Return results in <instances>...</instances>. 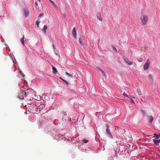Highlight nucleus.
<instances>
[{
	"instance_id": "nucleus-1",
	"label": "nucleus",
	"mask_w": 160,
	"mask_h": 160,
	"mask_svg": "<svg viewBox=\"0 0 160 160\" xmlns=\"http://www.w3.org/2000/svg\"><path fill=\"white\" fill-rule=\"evenodd\" d=\"M140 20L142 23V25L146 24L148 20V16L147 15L143 14L142 13L140 15Z\"/></svg>"
},
{
	"instance_id": "nucleus-2",
	"label": "nucleus",
	"mask_w": 160,
	"mask_h": 160,
	"mask_svg": "<svg viewBox=\"0 0 160 160\" xmlns=\"http://www.w3.org/2000/svg\"><path fill=\"white\" fill-rule=\"evenodd\" d=\"M27 95L26 92L24 91H21L19 93L18 97L22 99L25 97H26Z\"/></svg>"
},
{
	"instance_id": "nucleus-3",
	"label": "nucleus",
	"mask_w": 160,
	"mask_h": 160,
	"mask_svg": "<svg viewBox=\"0 0 160 160\" xmlns=\"http://www.w3.org/2000/svg\"><path fill=\"white\" fill-rule=\"evenodd\" d=\"M150 65V61L149 59H148L146 62L145 63L143 68L144 70H147L149 68V67Z\"/></svg>"
},
{
	"instance_id": "nucleus-4",
	"label": "nucleus",
	"mask_w": 160,
	"mask_h": 160,
	"mask_svg": "<svg viewBox=\"0 0 160 160\" xmlns=\"http://www.w3.org/2000/svg\"><path fill=\"white\" fill-rule=\"evenodd\" d=\"M123 58L125 62L127 63V64L128 65H131L132 64V62L131 60H129L127 58H125L124 57H123Z\"/></svg>"
},
{
	"instance_id": "nucleus-5",
	"label": "nucleus",
	"mask_w": 160,
	"mask_h": 160,
	"mask_svg": "<svg viewBox=\"0 0 160 160\" xmlns=\"http://www.w3.org/2000/svg\"><path fill=\"white\" fill-rule=\"evenodd\" d=\"M24 16L25 17H27L29 14V12L27 8H25L24 9Z\"/></svg>"
},
{
	"instance_id": "nucleus-6",
	"label": "nucleus",
	"mask_w": 160,
	"mask_h": 160,
	"mask_svg": "<svg viewBox=\"0 0 160 160\" xmlns=\"http://www.w3.org/2000/svg\"><path fill=\"white\" fill-rule=\"evenodd\" d=\"M106 131L108 134V135L111 138H112L113 137L109 129L108 128H107L106 129Z\"/></svg>"
},
{
	"instance_id": "nucleus-7",
	"label": "nucleus",
	"mask_w": 160,
	"mask_h": 160,
	"mask_svg": "<svg viewBox=\"0 0 160 160\" xmlns=\"http://www.w3.org/2000/svg\"><path fill=\"white\" fill-rule=\"evenodd\" d=\"M72 33L74 38H76V32L75 28H74L72 31Z\"/></svg>"
},
{
	"instance_id": "nucleus-8",
	"label": "nucleus",
	"mask_w": 160,
	"mask_h": 160,
	"mask_svg": "<svg viewBox=\"0 0 160 160\" xmlns=\"http://www.w3.org/2000/svg\"><path fill=\"white\" fill-rule=\"evenodd\" d=\"M52 72L54 74H56V73H57V71L56 70V69L55 68H54L53 66H52Z\"/></svg>"
},
{
	"instance_id": "nucleus-9",
	"label": "nucleus",
	"mask_w": 160,
	"mask_h": 160,
	"mask_svg": "<svg viewBox=\"0 0 160 160\" xmlns=\"http://www.w3.org/2000/svg\"><path fill=\"white\" fill-rule=\"evenodd\" d=\"M24 35H23V37L21 38L20 41V42L22 44V45L23 46H25L24 44Z\"/></svg>"
},
{
	"instance_id": "nucleus-10",
	"label": "nucleus",
	"mask_w": 160,
	"mask_h": 160,
	"mask_svg": "<svg viewBox=\"0 0 160 160\" xmlns=\"http://www.w3.org/2000/svg\"><path fill=\"white\" fill-rule=\"evenodd\" d=\"M78 42L80 46H82L83 45L81 38H78Z\"/></svg>"
},
{
	"instance_id": "nucleus-11",
	"label": "nucleus",
	"mask_w": 160,
	"mask_h": 160,
	"mask_svg": "<svg viewBox=\"0 0 160 160\" xmlns=\"http://www.w3.org/2000/svg\"><path fill=\"white\" fill-rule=\"evenodd\" d=\"M41 21L39 18H38L36 22V24L38 27H39V24L40 22Z\"/></svg>"
},
{
	"instance_id": "nucleus-12",
	"label": "nucleus",
	"mask_w": 160,
	"mask_h": 160,
	"mask_svg": "<svg viewBox=\"0 0 160 160\" xmlns=\"http://www.w3.org/2000/svg\"><path fill=\"white\" fill-rule=\"evenodd\" d=\"M153 141L154 143L156 145H157L158 143L160 142V140H156V139H153Z\"/></svg>"
},
{
	"instance_id": "nucleus-13",
	"label": "nucleus",
	"mask_w": 160,
	"mask_h": 160,
	"mask_svg": "<svg viewBox=\"0 0 160 160\" xmlns=\"http://www.w3.org/2000/svg\"><path fill=\"white\" fill-rule=\"evenodd\" d=\"M153 119V118L152 116H150L149 118V121L150 123H152V121Z\"/></svg>"
},
{
	"instance_id": "nucleus-14",
	"label": "nucleus",
	"mask_w": 160,
	"mask_h": 160,
	"mask_svg": "<svg viewBox=\"0 0 160 160\" xmlns=\"http://www.w3.org/2000/svg\"><path fill=\"white\" fill-rule=\"evenodd\" d=\"M154 136L153 137H155L156 139H158L160 137V135L157 134L156 133H154Z\"/></svg>"
},
{
	"instance_id": "nucleus-15",
	"label": "nucleus",
	"mask_w": 160,
	"mask_h": 160,
	"mask_svg": "<svg viewBox=\"0 0 160 160\" xmlns=\"http://www.w3.org/2000/svg\"><path fill=\"white\" fill-rule=\"evenodd\" d=\"M97 18L100 21H102V19L101 17H100V14L99 13H97Z\"/></svg>"
},
{
	"instance_id": "nucleus-16",
	"label": "nucleus",
	"mask_w": 160,
	"mask_h": 160,
	"mask_svg": "<svg viewBox=\"0 0 160 160\" xmlns=\"http://www.w3.org/2000/svg\"><path fill=\"white\" fill-rule=\"evenodd\" d=\"M137 92L139 96L141 95L142 94L140 89L138 88L137 89Z\"/></svg>"
},
{
	"instance_id": "nucleus-17",
	"label": "nucleus",
	"mask_w": 160,
	"mask_h": 160,
	"mask_svg": "<svg viewBox=\"0 0 160 160\" xmlns=\"http://www.w3.org/2000/svg\"><path fill=\"white\" fill-rule=\"evenodd\" d=\"M47 28V26L46 25H44L43 27V30L45 32H46V30Z\"/></svg>"
},
{
	"instance_id": "nucleus-18",
	"label": "nucleus",
	"mask_w": 160,
	"mask_h": 160,
	"mask_svg": "<svg viewBox=\"0 0 160 160\" xmlns=\"http://www.w3.org/2000/svg\"><path fill=\"white\" fill-rule=\"evenodd\" d=\"M112 48L113 49V51L115 52H117V51L116 48L114 46H112Z\"/></svg>"
},
{
	"instance_id": "nucleus-19",
	"label": "nucleus",
	"mask_w": 160,
	"mask_h": 160,
	"mask_svg": "<svg viewBox=\"0 0 160 160\" xmlns=\"http://www.w3.org/2000/svg\"><path fill=\"white\" fill-rule=\"evenodd\" d=\"M59 78L61 80H62L64 82H65L67 84H68V82H67L65 80H64V79H63L61 77H59Z\"/></svg>"
},
{
	"instance_id": "nucleus-20",
	"label": "nucleus",
	"mask_w": 160,
	"mask_h": 160,
	"mask_svg": "<svg viewBox=\"0 0 160 160\" xmlns=\"http://www.w3.org/2000/svg\"><path fill=\"white\" fill-rule=\"evenodd\" d=\"M65 74L67 76H71L72 75H71V74H70L68 72H65Z\"/></svg>"
},
{
	"instance_id": "nucleus-21",
	"label": "nucleus",
	"mask_w": 160,
	"mask_h": 160,
	"mask_svg": "<svg viewBox=\"0 0 160 160\" xmlns=\"http://www.w3.org/2000/svg\"><path fill=\"white\" fill-rule=\"evenodd\" d=\"M49 1L51 2V3L52 4L53 6H55V3H54V2L52 1V0H49Z\"/></svg>"
},
{
	"instance_id": "nucleus-22",
	"label": "nucleus",
	"mask_w": 160,
	"mask_h": 160,
	"mask_svg": "<svg viewBox=\"0 0 160 160\" xmlns=\"http://www.w3.org/2000/svg\"><path fill=\"white\" fill-rule=\"evenodd\" d=\"M83 141L85 143H87L88 142V140L84 139L83 140Z\"/></svg>"
},
{
	"instance_id": "nucleus-23",
	"label": "nucleus",
	"mask_w": 160,
	"mask_h": 160,
	"mask_svg": "<svg viewBox=\"0 0 160 160\" xmlns=\"http://www.w3.org/2000/svg\"><path fill=\"white\" fill-rule=\"evenodd\" d=\"M123 95L125 97H128V95L125 92H124Z\"/></svg>"
},
{
	"instance_id": "nucleus-24",
	"label": "nucleus",
	"mask_w": 160,
	"mask_h": 160,
	"mask_svg": "<svg viewBox=\"0 0 160 160\" xmlns=\"http://www.w3.org/2000/svg\"><path fill=\"white\" fill-rule=\"evenodd\" d=\"M138 61L139 62H141L143 61V59L142 58H140V59H138Z\"/></svg>"
},
{
	"instance_id": "nucleus-25",
	"label": "nucleus",
	"mask_w": 160,
	"mask_h": 160,
	"mask_svg": "<svg viewBox=\"0 0 160 160\" xmlns=\"http://www.w3.org/2000/svg\"><path fill=\"white\" fill-rule=\"evenodd\" d=\"M43 15V13H41V14H40L39 16H38V17H41V16H42V15Z\"/></svg>"
},
{
	"instance_id": "nucleus-26",
	"label": "nucleus",
	"mask_w": 160,
	"mask_h": 160,
	"mask_svg": "<svg viewBox=\"0 0 160 160\" xmlns=\"http://www.w3.org/2000/svg\"><path fill=\"white\" fill-rule=\"evenodd\" d=\"M35 4L36 6H38V4L36 2H35Z\"/></svg>"
},
{
	"instance_id": "nucleus-27",
	"label": "nucleus",
	"mask_w": 160,
	"mask_h": 160,
	"mask_svg": "<svg viewBox=\"0 0 160 160\" xmlns=\"http://www.w3.org/2000/svg\"><path fill=\"white\" fill-rule=\"evenodd\" d=\"M106 126L107 127V128H109V126L107 124H106Z\"/></svg>"
},
{
	"instance_id": "nucleus-28",
	"label": "nucleus",
	"mask_w": 160,
	"mask_h": 160,
	"mask_svg": "<svg viewBox=\"0 0 160 160\" xmlns=\"http://www.w3.org/2000/svg\"><path fill=\"white\" fill-rule=\"evenodd\" d=\"M131 102H134V101H133V100L132 99H131Z\"/></svg>"
},
{
	"instance_id": "nucleus-29",
	"label": "nucleus",
	"mask_w": 160,
	"mask_h": 160,
	"mask_svg": "<svg viewBox=\"0 0 160 160\" xmlns=\"http://www.w3.org/2000/svg\"><path fill=\"white\" fill-rule=\"evenodd\" d=\"M130 98H130L129 97H128ZM131 98H135V97H134V96H132L131 97Z\"/></svg>"
},
{
	"instance_id": "nucleus-30",
	"label": "nucleus",
	"mask_w": 160,
	"mask_h": 160,
	"mask_svg": "<svg viewBox=\"0 0 160 160\" xmlns=\"http://www.w3.org/2000/svg\"><path fill=\"white\" fill-rule=\"evenodd\" d=\"M142 112L143 113H144V112H145V113H146V112H145V111H142Z\"/></svg>"
},
{
	"instance_id": "nucleus-31",
	"label": "nucleus",
	"mask_w": 160,
	"mask_h": 160,
	"mask_svg": "<svg viewBox=\"0 0 160 160\" xmlns=\"http://www.w3.org/2000/svg\"><path fill=\"white\" fill-rule=\"evenodd\" d=\"M38 0V1H39V2H41V1H40V0Z\"/></svg>"
}]
</instances>
